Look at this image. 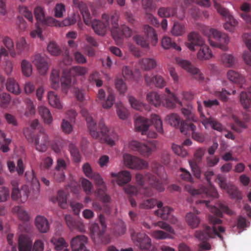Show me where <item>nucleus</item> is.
<instances>
[{
  "instance_id": "1",
  "label": "nucleus",
  "mask_w": 251,
  "mask_h": 251,
  "mask_svg": "<svg viewBox=\"0 0 251 251\" xmlns=\"http://www.w3.org/2000/svg\"><path fill=\"white\" fill-rule=\"evenodd\" d=\"M152 171L156 174L157 176L149 173L145 176L141 174L136 175V180L137 184L140 185L139 189L136 187L127 185L125 188V192L129 195H136L138 192L146 197H150L153 195L152 188L159 192H163L165 190L163 183H168L167 180H163L159 175V171L162 167L157 162H153L151 165Z\"/></svg>"
},
{
  "instance_id": "2",
  "label": "nucleus",
  "mask_w": 251,
  "mask_h": 251,
  "mask_svg": "<svg viewBox=\"0 0 251 251\" xmlns=\"http://www.w3.org/2000/svg\"><path fill=\"white\" fill-rule=\"evenodd\" d=\"M208 219L210 223L213 225L212 227L208 226H203L202 229L197 230L195 233V237L202 242L199 245V247L202 250L209 251L211 249V245L206 241L210 238H214L216 236H218L223 240V236L220 233L225 232V228L221 226L222 220L213 216L209 215Z\"/></svg>"
},
{
  "instance_id": "3",
  "label": "nucleus",
  "mask_w": 251,
  "mask_h": 251,
  "mask_svg": "<svg viewBox=\"0 0 251 251\" xmlns=\"http://www.w3.org/2000/svg\"><path fill=\"white\" fill-rule=\"evenodd\" d=\"M74 6L80 10L84 23L87 25H91L95 32L100 36L105 34L109 25V16L106 14L102 15V21L91 20V16L86 4L80 0H73Z\"/></svg>"
},
{
  "instance_id": "4",
  "label": "nucleus",
  "mask_w": 251,
  "mask_h": 251,
  "mask_svg": "<svg viewBox=\"0 0 251 251\" xmlns=\"http://www.w3.org/2000/svg\"><path fill=\"white\" fill-rule=\"evenodd\" d=\"M80 113L85 118L90 134L93 138L101 140L110 146L115 144L114 140L109 136L108 128L105 126L102 120L99 122L98 127L96 122L86 109L82 108Z\"/></svg>"
},
{
  "instance_id": "5",
  "label": "nucleus",
  "mask_w": 251,
  "mask_h": 251,
  "mask_svg": "<svg viewBox=\"0 0 251 251\" xmlns=\"http://www.w3.org/2000/svg\"><path fill=\"white\" fill-rule=\"evenodd\" d=\"M165 92L166 94L162 96L155 92H149L147 95V100L155 107L162 105L167 108H173L175 106L176 103L181 105V102L168 88L165 89Z\"/></svg>"
},
{
  "instance_id": "6",
  "label": "nucleus",
  "mask_w": 251,
  "mask_h": 251,
  "mask_svg": "<svg viewBox=\"0 0 251 251\" xmlns=\"http://www.w3.org/2000/svg\"><path fill=\"white\" fill-rule=\"evenodd\" d=\"M82 168L85 175L93 179L98 187L95 192V195L99 197L103 203L110 202L111 198L106 194V186L100 174L93 172L90 165L88 163H85Z\"/></svg>"
},
{
  "instance_id": "7",
  "label": "nucleus",
  "mask_w": 251,
  "mask_h": 251,
  "mask_svg": "<svg viewBox=\"0 0 251 251\" xmlns=\"http://www.w3.org/2000/svg\"><path fill=\"white\" fill-rule=\"evenodd\" d=\"M214 173L212 171H207L205 172L204 176L209 184L207 187L202 186L200 189H196L190 185H187L185 189L188 193L192 196L199 195L201 198H217L218 197V193L215 188L212 185L210 182L211 177L214 176Z\"/></svg>"
},
{
  "instance_id": "8",
  "label": "nucleus",
  "mask_w": 251,
  "mask_h": 251,
  "mask_svg": "<svg viewBox=\"0 0 251 251\" xmlns=\"http://www.w3.org/2000/svg\"><path fill=\"white\" fill-rule=\"evenodd\" d=\"M151 123L158 132L163 133L162 121L156 114L151 115V120L141 116L137 117L134 122L135 128L137 131L141 132L142 134H146Z\"/></svg>"
},
{
  "instance_id": "9",
  "label": "nucleus",
  "mask_w": 251,
  "mask_h": 251,
  "mask_svg": "<svg viewBox=\"0 0 251 251\" xmlns=\"http://www.w3.org/2000/svg\"><path fill=\"white\" fill-rule=\"evenodd\" d=\"M24 132L27 140L34 144L37 151L42 152L47 151L50 141L48 135L44 131H40L36 136L29 128H25Z\"/></svg>"
},
{
  "instance_id": "10",
  "label": "nucleus",
  "mask_w": 251,
  "mask_h": 251,
  "mask_svg": "<svg viewBox=\"0 0 251 251\" xmlns=\"http://www.w3.org/2000/svg\"><path fill=\"white\" fill-rule=\"evenodd\" d=\"M209 32L210 35L216 40L215 42L209 39L210 45L212 47L219 48L223 50H228L227 44L229 42L227 35L214 28H211Z\"/></svg>"
},
{
  "instance_id": "11",
  "label": "nucleus",
  "mask_w": 251,
  "mask_h": 251,
  "mask_svg": "<svg viewBox=\"0 0 251 251\" xmlns=\"http://www.w3.org/2000/svg\"><path fill=\"white\" fill-rule=\"evenodd\" d=\"M166 120L171 126L179 128L182 133H185L186 130L190 129L193 130L196 128V126L194 124L189 121L184 122L176 114L172 113L168 115Z\"/></svg>"
},
{
  "instance_id": "12",
  "label": "nucleus",
  "mask_w": 251,
  "mask_h": 251,
  "mask_svg": "<svg viewBox=\"0 0 251 251\" xmlns=\"http://www.w3.org/2000/svg\"><path fill=\"white\" fill-rule=\"evenodd\" d=\"M176 63L192 75L194 78L200 82L204 80L203 75L198 68L193 65L189 61L180 57L176 58Z\"/></svg>"
},
{
  "instance_id": "13",
  "label": "nucleus",
  "mask_w": 251,
  "mask_h": 251,
  "mask_svg": "<svg viewBox=\"0 0 251 251\" xmlns=\"http://www.w3.org/2000/svg\"><path fill=\"white\" fill-rule=\"evenodd\" d=\"M214 6L217 12L226 19V22L224 25L225 29L230 32H234L235 27L238 24V22L230 15L227 9L223 7L215 0L214 1Z\"/></svg>"
},
{
  "instance_id": "14",
  "label": "nucleus",
  "mask_w": 251,
  "mask_h": 251,
  "mask_svg": "<svg viewBox=\"0 0 251 251\" xmlns=\"http://www.w3.org/2000/svg\"><path fill=\"white\" fill-rule=\"evenodd\" d=\"M130 235L131 239L141 250H149L151 247V239L145 233L137 232L134 230H131Z\"/></svg>"
},
{
  "instance_id": "15",
  "label": "nucleus",
  "mask_w": 251,
  "mask_h": 251,
  "mask_svg": "<svg viewBox=\"0 0 251 251\" xmlns=\"http://www.w3.org/2000/svg\"><path fill=\"white\" fill-rule=\"evenodd\" d=\"M76 22V15L73 13L61 22H59L52 17H47L44 18L41 24L49 26H66L74 25Z\"/></svg>"
},
{
  "instance_id": "16",
  "label": "nucleus",
  "mask_w": 251,
  "mask_h": 251,
  "mask_svg": "<svg viewBox=\"0 0 251 251\" xmlns=\"http://www.w3.org/2000/svg\"><path fill=\"white\" fill-rule=\"evenodd\" d=\"M124 161L126 166L131 169H144L148 167L146 161L128 154L124 155Z\"/></svg>"
},
{
  "instance_id": "17",
  "label": "nucleus",
  "mask_w": 251,
  "mask_h": 251,
  "mask_svg": "<svg viewBox=\"0 0 251 251\" xmlns=\"http://www.w3.org/2000/svg\"><path fill=\"white\" fill-rule=\"evenodd\" d=\"M204 42V40L199 33L192 32L188 35V40L185 45L191 51H194L202 46Z\"/></svg>"
},
{
  "instance_id": "18",
  "label": "nucleus",
  "mask_w": 251,
  "mask_h": 251,
  "mask_svg": "<svg viewBox=\"0 0 251 251\" xmlns=\"http://www.w3.org/2000/svg\"><path fill=\"white\" fill-rule=\"evenodd\" d=\"M129 146L132 150L138 151L145 156H149L155 148V146L153 144L147 145L135 140L131 141Z\"/></svg>"
},
{
  "instance_id": "19",
  "label": "nucleus",
  "mask_w": 251,
  "mask_h": 251,
  "mask_svg": "<svg viewBox=\"0 0 251 251\" xmlns=\"http://www.w3.org/2000/svg\"><path fill=\"white\" fill-rule=\"evenodd\" d=\"M87 240V238L84 235H77L74 237L71 241L73 251H89L85 246Z\"/></svg>"
},
{
  "instance_id": "20",
  "label": "nucleus",
  "mask_w": 251,
  "mask_h": 251,
  "mask_svg": "<svg viewBox=\"0 0 251 251\" xmlns=\"http://www.w3.org/2000/svg\"><path fill=\"white\" fill-rule=\"evenodd\" d=\"M33 64L37 67L40 74L45 75L48 70V65L46 58L40 54L34 55L32 58Z\"/></svg>"
},
{
  "instance_id": "21",
  "label": "nucleus",
  "mask_w": 251,
  "mask_h": 251,
  "mask_svg": "<svg viewBox=\"0 0 251 251\" xmlns=\"http://www.w3.org/2000/svg\"><path fill=\"white\" fill-rule=\"evenodd\" d=\"M25 177L28 182L31 183L33 193L35 196H33V199L37 197L40 191V183L35 176L34 172L33 170L26 171L25 173Z\"/></svg>"
},
{
  "instance_id": "22",
  "label": "nucleus",
  "mask_w": 251,
  "mask_h": 251,
  "mask_svg": "<svg viewBox=\"0 0 251 251\" xmlns=\"http://www.w3.org/2000/svg\"><path fill=\"white\" fill-rule=\"evenodd\" d=\"M111 176L116 178V182L120 186L128 183L131 178V174L127 171H122L118 173H111Z\"/></svg>"
},
{
  "instance_id": "23",
  "label": "nucleus",
  "mask_w": 251,
  "mask_h": 251,
  "mask_svg": "<svg viewBox=\"0 0 251 251\" xmlns=\"http://www.w3.org/2000/svg\"><path fill=\"white\" fill-rule=\"evenodd\" d=\"M145 80L148 85H155L157 87L162 88L165 86L166 82L161 75H145Z\"/></svg>"
},
{
  "instance_id": "24",
  "label": "nucleus",
  "mask_w": 251,
  "mask_h": 251,
  "mask_svg": "<svg viewBox=\"0 0 251 251\" xmlns=\"http://www.w3.org/2000/svg\"><path fill=\"white\" fill-rule=\"evenodd\" d=\"M19 251H31L32 245V241L30 237L27 235L22 234L19 238Z\"/></svg>"
},
{
  "instance_id": "25",
  "label": "nucleus",
  "mask_w": 251,
  "mask_h": 251,
  "mask_svg": "<svg viewBox=\"0 0 251 251\" xmlns=\"http://www.w3.org/2000/svg\"><path fill=\"white\" fill-rule=\"evenodd\" d=\"M157 207L158 209L154 211V214L164 220H168L171 216L172 209L170 207L163 206V203L161 201H158Z\"/></svg>"
},
{
  "instance_id": "26",
  "label": "nucleus",
  "mask_w": 251,
  "mask_h": 251,
  "mask_svg": "<svg viewBox=\"0 0 251 251\" xmlns=\"http://www.w3.org/2000/svg\"><path fill=\"white\" fill-rule=\"evenodd\" d=\"M35 224L38 230L42 233H46L49 230L50 224L44 216H37L35 220Z\"/></svg>"
},
{
  "instance_id": "27",
  "label": "nucleus",
  "mask_w": 251,
  "mask_h": 251,
  "mask_svg": "<svg viewBox=\"0 0 251 251\" xmlns=\"http://www.w3.org/2000/svg\"><path fill=\"white\" fill-rule=\"evenodd\" d=\"M198 49L197 58L199 60H208L213 56L209 47L205 44V42H204L203 45L201 46Z\"/></svg>"
},
{
  "instance_id": "28",
  "label": "nucleus",
  "mask_w": 251,
  "mask_h": 251,
  "mask_svg": "<svg viewBox=\"0 0 251 251\" xmlns=\"http://www.w3.org/2000/svg\"><path fill=\"white\" fill-rule=\"evenodd\" d=\"M226 75L228 79L233 83L243 85L245 82L244 76L237 71L229 70Z\"/></svg>"
},
{
  "instance_id": "29",
  "label": "nucleus",
  "mask_w": 251,
  "mask_h": 251,
  "mask_svg": "<svg viewBox=\"0 0 251 251\" xmlns=\"http://www.w3.org/2000/svg\"><path fill=\"white\" fill-rule=\"evenodd\" d=\"M200 213L198 210H194V213L189 212L186 215V222L192 228H196L200 224V219L197 216Z\"/></svg>"
},
{
  "instance_id": "30",
  "label": "nucleus",
  "mask_w": 251,
  "mask_h": 251,
  "mask_svg": "<svg viewBox=\"0 0 251 251\" xmlns=\"http://www.w3.org/2000/svg\"><path fill=\"white\" fill-rule=\"evenodd\" d=\"M218 207L216 206L211 207V212L217 217H221L222 216V212L230 215L233 214V212L225 204L222 203H219L218 204Z\"/></svg>"
},
{
  "instance_id": "31",
  "label": "nucleus",
  "mask_w": 251,
  "mask_h": 251,
  "mask_svg": "<svg viewBox=\"0 0 251 251\" xmlns=\"http://www.w3.org/2000/svg\"><path fill=\"white\" fill-rule=\"evenodd\" d=\"M240 101L242 106L245 109L249 108L251 105V86L248 91H242L240 95Z\"/></svg>"
},
{
  "instance_id": "32",
  "label": "nucleus",
  "mask_w": 251,
  "mask_h": 251,
  "mask_svg": "<svg viewBox=\"0 0 251 251\" xmlns=\"http://www.w3.org/2000/svg\"><path fill=\"white\" fill-rule=\"evenodd\" d=\"M48 99L50 104L58 109L63 108L62 103L58 95L53 91H49L48 94Z\"/></svg>"
},
{
  "instance_id": "33",
  "label": "nucleus",
  "mask_w": 251,
  "mask_h": 251,
  "mask_svg": "<svg viewBox=\"0 0 251 251\" xmlns=\"http://www.w3.org/2000/svg\"><path fill=\"white\" fill-rule=\"evenodd\" d=\"M50 85L52 89L56 90L59 87V83L61 80L60 77V71L58 69H53L50 75Z\"/></svg>"
},
{
  "instance_id": "34",
  "label": "nucleus",
  "mask_w": 251,
  "mask_h": 251,
  "mask_svg": "<svg viewBox=\"0 0 251 251\" xmlns=\"http://www.w3.org/2000/svg\"><path fill=\"white\" fill-rule=\"evenodd\" d=\"M6 87L7 91L15 95H19L21 93V89L18 83L12 78L7 79Z\"/></svg>"
},
{
  "instance_id": "35",
  "label": "nucleus",
  "mask_w": 251,
  "mask_h": 251,
  "mask_svg": "<svg viewBox=\"0 0 251 251\" xmlns=\"http://www.w3.org/2000/svg\"><path fill=\"white\" fill-rule=\"evenodd\" d=\"M51 200L53 203L57 202L62 208L64 209L67 207V196L65 192L62 190L58 191L57 197L52 198Z\"/></svg>"
},
{
  "instance_id": "36",
  "label": "nucleus",
  "mask_w": 251,
  "mask_h": 251,
  "mask_svg": "<svg viewBox=\"0 0 251 251\" xmlns=\"http://www.w3.org/2000/svg\"><path fill=\"white\" fill-rule=\"evenodd\" d=\"M141 67L145 70H151L154 69L156 66V61L153 58H145L139 61Z\"/></svg>"
},
{
  "instance_id": "37",
  "label": "nucleus",
  "mask_w": 251,
  "mask_h": 251,
  "mask_svg": "<svg viewBox=\"0 0 251 251\" xmlns=\"http://www.w3.org/2000/svg\"><path fill=\"white\" fill-rule=\"evenodd\" d=\"M202 124L207 128L208 125H210L212 128L218 131H222L223 129V126L217 120L212 117L209 118H204L202 120Z\"/></svg>"
},
{
  "instance_id": "38",
  "label": "nucleus",
  "mask_w": 251,
  "mask_h": 251,
  "mask_svg": "<svg viewBox=\"0 0 251 251\" xmlns=\"http://www.w3.org/2000/svg\"><path fill=\"white\" fill-rule=\"evenodd\" d=\"M12 212L16 214L18 218L22 221L27 222L29 220V215L24 208L21 206H14L12 209Z\"/></svg>"
},
{
  "instance_id": "39",
  "label": "nucleus",
  "mask_w": 251,
  "mask_h": 251,
  "mask_svg": "<svg viewBox=\"0 0 251 251\" xmlns=\"http://www.w3.org/2000/svg\"><path fill=\"white\" fill-rule=\"evenodd\" d=\"M161 44L164 49L167 50L173 48L178 51L181 50V47L177 46L176 43L172 42L171 38L168 36H164L162 38Z\"/></svg>"
},
{
  "instance_id": "40",
  "label": "nucleus",
  "mask_w": 251,
  "mask_h": 251,
  "mask_svg": "<svg viewBox=\"0 0 251 251\" xmlns=\"http://www.w3.org/2000/svg\"><path fill=\"white\" fill-rule=\"evenodd\" d=\"M39 113L44 122L47 124H50L52 118L49 109L44 106H41L39 107Z\"/></svg>"
},
{
  "instance_id": "41",
  "label": "nucleus",
  "mask_w": 251,
  "mask_h": 251,
  "mask_svg": "<svg viewBox=\"0 0 251 251\" xmlns=\"http://www.w3.org/2000/svg\"><path fill=\"white\" fill-rule=\"evenodd\" d=\"M158 201L156 199L150 198L143 199L139 204L141 209H149L153 208L156 205L157 206Z\"/></svg>"
},
{
  "instance_id": "42",
  "label": "nucleus",
  "mask_w": 251,
  "mask_h": 251,
  "mask_svg": "<svg viewBox=\"0 0 251 251\" xmlns=\"http://www.w3.org/2000/svg\"><path fill=\"white\" fill-rule=\"evenodd\" d=\"M176 13V9L172 7H160L158 10V15L162 18L170 17Z\"/></svg>"
},
{
  "instance_id": "43",
  "label": "nucleus",
  "mask_w": 251,
  "mask_h": 251,
  "mask_svg": "<svg viewBox=\"0 0 251 251\" xmlns=\"http://www.w3.org/2000/svg\"><path fill=\"white\" fill-rule=\"evenodd\" d=\"M232 118L236 125L232 126V129L234 131L237 132H241V130L240 128L244 129L248 128V125L243 120L240 119L235 115H233Z\"/></svg>"
},
{
  "instance_id": "44",
  "label": "nucleus",
  "mask_w": 251,
  "mask_h": 251,
  "mask_svg": "<svg viewBox=\"0 0 251 251\" xmlns=\"http://www.w3.org/2000/svg\"><path fill=\"white\" fill-rule=\"evenodd\" d=\"M185 32V28L183 24L175 22L171 29V33L176 36L182 35Z\"/></svg>"
},
{
  "instance_id": "45",
  "label": "nucleus",
  "mask_w": 251,
  "mask_h": 251,
  "mask_svg": "<svg viewBox=\"0 0 251 251\" xmlns=\"http://www.w3.org/2000/svg\"><path fill=\"white\" fill-rule=\"evenodd\" d=\"M51 242L54 245V248L57 251H60L64 247L67 246V244L62 237H54L51 239Z\"/></svg>"
},
{
  "instance_id": "46",
  "label": "nucleus",
  "mask_w": 251,
  "mask_h": 251,
  "mask_svg": "<svg viewBox=\"0 0 251 251\" xmlns=\"http://www.w3.org/2000/svg\"><path fill=\"white\" fill-rule=\"evenodd\" d=\"M70 74L64 76L61 78V90L63 93L66 94L70 88L71 84V78Z\"/></svg>"
},
{
  "instance_id": "47",
  "label": "nucleus",
  "mask_w": 251,
  "mask_h": 251,
  "mask_svg": "<svg viewBox=\"0 0 251 251\" xmlns=\"http://www.w3.org/2000/svg\"><path fill=\"white\" fill-rule=\"evenodd\" d=\"M87 72V69L84 67L75 66L72 68L69 72L72 76H81L85 75Z\"/></svg>"
},
{
  "instance_id": "48",
  "label": "nucleus",
  "mask_w": 251,
  "mask_h": 251,
  "mask_svg": "<svg viewBox=\"0 0 251 251\" xmlns=\"http://www.w3.org/2000/svg\"><path fill=\"white\" fill-rule=\"evenodd\" d=\"M117 113L119 117L122 120H125L128 115V112L121 102L116 103Z\"/></svg>"
},
{
  "instance_id": "49",
  "label": "nucleus",
  "mask_w": 251,
  "mask_h": 251,
  "mask_svg": "<svg viewBox=\"0 0 251 251\" xmlns=\"http://www.w3.org/2000/svg\"><path fill=\"white\" fill-rule=\"evenodd\" d=\"M2 42L9 50L11 56L15 57L16 53L14 50V43L12 40L8 37H5L3 39Z\"/></svg>"
},
{
  "instance_id": "50",
  "label": "nucleus",
  "mask_w": 251,
  "mask_h": 251,
  "mask_svg": "<svg viewBox=\"0 0 251 251\" xmlns=\"http://www.w3.org/2000/svg\"><path fill=\"white\" fill-rule=\"evenodd\" d=\"M221 60L226 67H230L233 66L235 62L234 57L230 54L224 53L221 56Z\"/></svg>"
},
{
  "instance_id": "51",
  "label": "nucleus",
  "mask_w": 251,
  "mask_h": 251,
  "mask_svg": "<svg viewBox=\"0 0 251 251\" xmlns=\"http://www.w3.org/2000/svg\"><path fill=\"white\" fill-rule=\"evenodd\" d=\"M21 68L23 74L27 77L31 75L32 72L31 64L25 60H23L21 63Z\"/></svg>"
},
{
  "instance_id": "52",
  "label": "nucleus",
  "mask_w": 251,
  "mask_h": 251,
  "mask_svg": "<svg viewBox=\"0 0 251 251\" xmlns=\"http://www.w3.org/2000/svg\"><path fill=\"white\" fill-rule=\"evenodd\" d=\"M151 235L157 240H163L168 238H172V237L169 233L160 230H155L152 231Z\"/></svg>"
},
{
  "instance_id": "53",
  "label": "nucleus",
  "mask_w": 251,
  "mask_h": 251,
  "mask_svg": "<svg viewBox=\"0 0 251 251\" xmlns=\"http://www.w3.org/2000/svg\"><path fill=\"white\" fill-rule=\"evenodd\" d=\"M47 50L51 55L54 56L59 55L61 52V49L54 42H50L49 44Z\"/></svg>"
},
{
  "instance_id": "54",
  "label": "nucleus",
  "mask_w": 251,
  "mask_h": 251,
  "mask_svg": "<svg viewBox=\"0 0 251 251\" xmlns=\"http://www.w3.org/2000/svg\"><path fill=\"white\" fill-rule=\"evenodd\" d=\"M69 148L70 153L75 162H79L81 160V156L78 149L73 143H70Z\"/></svg>"
},
{
  "instance_id": "55",
  "label": "nucleus",
  "mask_w": 251,
  "mask_h": 251,
  "mask_svg": "<svg viewBox=\"0 0 251 251\" xmlns=\"http://www.w3.org/2000/svg\"><path fill=\"white\" fill-rule=\"evenodd\" d=\"M152 225L154 226H158L170 233L175 234V231L173 228L170 226V225L164 221L154 222Z\"/></svg>"
},
{
  "instance_id": "56",
  "label": "nucleus",
  "mask_w": 251,
  "mask_h": 251,
  "mask_svg": "<svg viewBox=\"0 0 251 251\" xmlns=\"http://www.w3.org/2000/svg\"><path fill=\"white\" fill-rule=\"evenodd\" d=\"M34 13L37 22L41 24L46 17L43 8L39 6L36 7Z\"/></svg>"
},
{
  "instance_id": "57",
  "label": "nucleus",
  "mask_w": 251,
  "mask_h": 251,
  "mask_svg": "<svg viewBox=\"0 0 251 251\" xmlns=\"http://www.w3.org/2000/svg\"><path fill=\"white\" fill-rule=\"evenodd\" d=\"M11 97L9 94L2 93L0 94V106L6 108L11 101Z\"/></svg>"
},
{
  "instance_id": "58",
  "label": "nucleus",
  "mask_w": 251,
  "mask_h": 251,
  "mask_svg": "<svg viewBox=\"0 0 251 251\" xmlns=\"http://www.w3.org/2000/svg\"><path fill=\"white\" fill-rule=\"evenodd\" d=\"M29 189L28 186L23 185L20 191V201L21 202H25L27 201L29 195Z\"/></svg>"
},
{
  "instance_id": "59",
  "label": "nucleus",
  "mask_w": 251,
  "mask_h": 251,
  "mask_svg": "<svg viewBox=\"0 0 251 251\" xmlns=\"http://www.w3.org/2000/svg\"><path fill=\"white\" fill-rule=\"evenodd\" d=\"M19 12L26 18L30 22H32L33 20L32 13L27 7L25 6H20Z\"/></svg>"
},
{
  "instance_id": "60",
  "label": "nucleus",
  "mask_w": 251,
  "mask_h": 251,
  "mask_svg": "<svg viewBox=\"0 0 251 251\" xmlns=\"http://www.w3.org/2000/svg\"><path fill=\"white\" fill-rule=\"evenodd\" d=\"M128 101L131 105V106L137 110H141L144 107L142 102L136 99L133 96H129L128 97Z\"/></svg>"
},
{
  "instance_id": "61",
  "label": "nucleus",
  "mask_w": 251,
  "mask_h": 251,
  "mask_svg": "<svg viewBox=\"0 0 251 251\" xmlns=\"http://www.w3.org/2000/svg\"><path fill=\"white\" fill-rule=\"evenodd\" d=\"M134 41L142 47L148 48L149 47V43L147 39V37H143L139 35H135L133 37Z\"/></svg>"
},
{
  "instance_id": "62",
  "label": "nucleus",
  "mask_w": 251,
  "mask_h": 251,
  "mask_svg": "<svg viewBox=\"0 0 251 251\" xmlns=\"http://www.w3.org/2000/svg\"><path fill=\"white\" fill-rule=\"evenodd\" d=\"M115 102V96L112 93H109L106 100L102 103L104 108L109 109L112 107Z\"/></svg>"
},
{
  "instance_id": "63",
  "label": "nucleus",
  "mask_w": 251,
  "mask_h": 251,
  "mask_svg": "<svg viewBox=\"0 0 251 251\" xmlns=\"http://www.w3.org/2000/svg\"><path fill=\"white\" fill-rule=\"evenodd\" d=\"M54 16L60 18L63 17V12L65 11V6L63 3H57L54 8Z\"/></svg>"
},
{
  "instance_id": "64",
  "label": "nucleus",
  "mask_w": 251,
  "mask_h": 251,
  "mask_svg": "<svg viewBox=\"0 0 251 251\" xmlns=\"http://www.w3.org/2000/svg\"><path fill=\"white\" fill-rule=\"evenodd\" d=\"M16 48L19 53L27 50L28 45L25 38H21L17 41Z\"/></svg>"
}]
</instances>
